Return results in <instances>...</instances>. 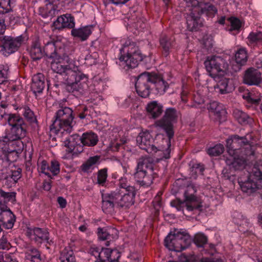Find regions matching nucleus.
<instances>
[{
  "label": "nucleus",
  "instance_id": "1",
  "mask_svg": "<svg viewBox=\"0 0 262 262\" xmlns=\"http://www.w3.org/2000/svg\"><path fill=\"white\" fill-rule=\"evenodd\" d=\"M228 156L226 163L230 169L234 170L243 169L247 161L254 156V150L246 137L238 135L231 136L226 140Z\"/></svg>",
  "mask_w": 262,
  "mask_h": 262
},
{
  "label": "nucleus",
  "instance_id": "2",
  "mask_svg": "<svg viewBox=\"0 0 262 262\" xmlns=\"http://www.w3.org/2000/svg\"><path fill=\"white\" fill-rule=\"evenodd\" d=\"M52 70L63 76L66 81V90L75 96L84 94L88 88V77L73 64H61L53 63Z\"/></svg>",
  "mask_w": 262,
  "mask_h": 262
},
{
  "label": "nucleus",
  "instance_id": "3",
  "mask_svg": "<svg viewBox=\"0 0 262 262\" xmlns=\"http://www.w3.org/2000/svg\"><path fill=\"white\" fill-rule=\"evenodd\" d=\"M168 87L162 76L155 73H142L139 75L135 84L137 94L143 98L147 97L151 91L162 95Z\"/></svg>",
  "mask_w": 262,
  "mask_h": 262
},
{
  "label": "nucleus",
  "instance_id": "4",
  "mask_svg": "<svg viewBox=\"0 0 262 262\" xmlns=\"http://www.w3.org/2000/svg\"><path fill=\"white\" fill-rule=\"evenodd\" d=\"M6 116L10 128L0 129V140L8 143L24 138L27 135V124L24 119L16 114H9Z\"/></svg>",
  "mask_w": 262,
  "mask_h": 262
},
{
  "label": "nucleus",
  "instance_id": "5",
  "mask_svg": "<svg viewBox=\"0 0 262 262\" xmlns=\"http://www.w3.org/2000/svg\"><path fill=\"white\" fill-rule=\"evenodd\" d=\"M154 166V161L150 158L142 157L138 159L133 176L139 185L144 187L151 185L154 179L157 177Z\"/></svg>",
  "mask_w": 262,
  "mask_h": 262
},
{
  "label": "nucleus",
  "instance_id": "6",
  "mask_svg": "<svg viewBox=\"0 0 262 262\" xmlns=\"http://www.w3.org/2000/svg\"><path fill=\"white\" fill-rule=\"evenodd\" d=\"M180 113L173 107L166 109L164 116L161 119L155 122L156 127H159L165 131L168 138L163 140L167 144V149L164 152V157L166 158H170L171 146V140L174 135L173 124L176 123Z\"/></svg>",
  "mask_w": 262,
  "mask_h": 262
},
{
  "label": "nucleus",
  "instance_id": "7",
  "mask_svg": "<svg viewBox=\"0 0 262 262\" xmlns=\"http://www.w3.org/2000/svg\"><path fill=\"white\" fill-rule=\"evenodd\" d=\"M55 120L50 126L51 132L58 134L60 131L71 133L73 128V119L72 110L67 106H60L54 116Z\"/></svg>",
  "mask_w": 262,
  "mask_h": 262
},
{
  "label": "nucleus",
  "instance_id": "8",
  "mask_svg": "<svg viewBox=\"0 0 262 262\" xmlns=\"http://www.w3.org/2000/svg\"><path fill=\"white\" fill-rule=\"evenodd\" d=\"M196 189L193 184L187 185L184 192L185 200L182 201L176 199L171 201L170 205L175 207L178 211H182L185 215V210L187 212L200 210L202 208V202L199 198L195 195Z\"/></svg>",
  "mask_w": 262,
  "mask_h": 262
},
{
  "label": "nucleus",
  "instance_id": "9",
  "mask_svg": "<svg viewBox=\"0 0 262 262\" xmlns=\"http://www.w3.org/2000/svg\"><path fill=\"white\" fill-rule=\"evenodd\" d=\"M120 60L124 61L128 68L137 67L139 62L141 61L144 58L136 43L130 40L125 41L123 47L120 49Z\"/></svg>",
  "mask_w": 262,
  "mask_h": 262
},
{
  "label": "nucleus",
  "instance_id": "10",
  "mask_svg": "<svg viewBox=\"0 0 262 262\" xmlns=\"http://www.w3.org/2000/svg\"><path fill=\"white\" fill-rule=\"evenodd\" d=\"M191 242V238L187 233L174 229L166 237L164 245L169 250L180 252L187 248Z\"/></svg>",
  "mask_w": 262,
  "mask_h": 262
},
{
  "label": "nucleus",
  "instance_id": "11",
  "mask_svg": "<svg viewBox=\"0 0 262 262\" xmlns=\"http://www.w3.org/2000/svg\"><path fill=\"white\" fill-rule=\"evenodd\" d=\"M204 65L209 75L213 78L226 73L229 67L226 59L220 56H208Z\"/></svg>",
  "mask_w": 262,
  "mask_h": 262
},
{
  "label": "nucleus",
  "instance_id": "12",
  "mask_svg": "<svg viewBox=\"0 0 262 262\" xmlns=\"http://www.w3.org/2000/svg\"><path fill=\"white\" fill-rule=\"evenodd\" d=\"M136 141L140 148L145 150L147 152L154 154L159 152V156L162 155L160 158H158V160H162L163 159H167L164 157V152L167 149V144L166 143L165 146L162 145L161 149H158L157 147L152 144L153 139L149 132L140 133L137 136Z\"/></svg>",
  "mask_w": 262,
  "mask_h": 262
},
{
  "label": "nucleus",
  "instance_id": "13",
  "mask_svg": "<svg viewBox=\"0 0 262 262\" xmlns=\"http://www.w3.org/2000/svg\"><path fill=\"white\" fill-rule=\"evenodd\" d=\"M24 41V37L4 35L0 37V48L3 55L8 56L18 50Z\"/></svg>",
  "mask_w": 262,
  "mask_h": 262
},
{
  "label": "nucleus",
  "instance_id": "14",
  "mask_svg": "<svg viewBox=\"0 0 262 262\" xmlns=\"http://www.w3.org/2000/svg\"><path fill=\"white\" fill-rule=\"evenodd\" d=\"M56 42V41L53 40L47 41L45 43V46L43 49L44 56H46L48 58L52 60L51 61L52 69L53 63L65 64L64 61H66L68 62L69 60L68 56H64V57H61L59 55H58L55 47Z\"/></svg>",
  "mask_w": 262,
  "mask_h": 262
},
{
  "label": "nucleus",
  "instance_id": "15",
  "mask_svg": "<svg viewBox=\"0 0 262 262\" xmlns=\"http://www.w3.org/2000/svg\"><path fill=\"white\" fill-rule=\"evenodd\" d=\"M64 145L68 151L73 155H78L83 151L81 137L78 134L69 136L64 141Z\"/></svg>",
  "mask_w": 262,
  "mask_h": 262
},
{
  "label": "nucleus",
  "instance_id": "16",
  "mask_svg": "<svg viewBox=\"0 0 262 262\" xmlns=\"http://www.w3.org/2000/svg\"><path fill=\"white\" fill-rule=\"evenodd\" d=\"M251 174L252 171L247 181L244 182L238 181L242 191L247 195H252L261 187L260 183L262 182V180H258L252 177Z\"/></svg>",
  "mask_w": 262,
  "mask_h": 262
},
{
  "label": "nucleus",
  "instance_id": "17",
  "mask_svg": "<svg viewBox=\"0 0 262 262\" xmlns=\"http://www.w3.org/2000/svg\"><path fill=\"white\" fill-rule=\"evenodd\" d=\"M16 221L15 215L4 204L0 203V222L7 229H12Z\"/></svg>",
  "mask_w": 262,
  "mask_h": 262
},
{
  "label": "nucleus",
  "instance_id": "18",
  "mask_svg": "<svg viewBox=\"0 0 262 262\" xmlns=\"http://www.w3.org/2000/svg\"><path fill=\"white\" fill-rule=\"evenodd\" d=\"M189 10L191 11L186 16V23L187 29L190 31H196L203 25L202 20L200 17V13L194 12V7Z\"/></svg>",
  "mask_w": 262,
  "mask_h": 262
},
{
  "label": "nucleus",
  "instance_id": "19",
  "mask_svg": "<svg viewBox=\"0 0 262 262\" xmlns=\"http://www.w3.org/2000/svg\"><path fill=\"white\" fill-rule=\"evenodd\" d=\"M129 190L119 192V206L128 208L135 203L136 188L129 187Z\"/></svg>",
  "mask_w": 262,
  "mask_h": 262
},
{
  "label": "nucleus",
  "instance_id": "20",
  "mask_svg": "<svg viewBox=\"0 0 262 262\" xmlns=\"http://www.w3.org/2000/svg\"><path fill=\"white\" fill-rule=\"evenodd\" d=\"M110 249L92 246L89 250V253L93 256L95 261L108 262Z\"/></svg>",
  "mask_w": 262,
  "mask_h": 262
},
{
  "label": "nucleus",
  "instance_id": "21",
  "mask_svg": "<svg viewBox=\"0 0 262 262\" xmlns=\"http://www.w3.org/2000/svg\"><path fill=\"white\" fill-rule=\"evenodd\" d=\"M262 81L261 72L257 69L251 68L247 70L244 77V82L249 85H258Z\"/></svg>",
  "mask_w": 262,
  "mask_h": 262
},
{
  "label": "nucleus",
  "instance_id": "22",
  "mask_svg": "<svg viewBox=\"0 0 262 262\" xmlns=\"http://www.w3.org/2000/svg\"><path fill=\"white\" fill-rule=\"evenodd\" d=\"M74 18L70 14H66L58 16L53 23L55 29L60 30L63 28H73L75 27Z\"/></svg>",
  "mask_w": 262,
  "mask_h": 262
},
{
  "label": "nucleus",
  "instance_id": "23",
  "mask_svg": "<svg viewBox=\"0 0 262 262\" xmlns=\"http://www.w3.org/2000/svg\"><path fill=\"white\" fill-rule=\"evenodd\" d=\"M194 12L198 13L205 14L206 16L213 17L217 12V8L210 3H201L198 5L194 7Z\"/></svg>",
  "mask_w": 262,
  "mask_h": 262
},
{
  "label": "nucleus",
  "instance_id": "24",
  "mask_svg": "<svg viewBox=\"0 0 262 262\" xmlns=\"http://www.w3.org/2000/svg\"><path fill=\"white\" fill-rule=\"evenodd\" d=\"M235 60L236 64H233L231 68L233 71L236 72L241 70L242 66L246 64L248 60L247 52L245 49L241 48L236 52Z\"/></svg>",
  "mask_w": 262,
  "mask_h": 262
},
{
  "label": "nucleus",
  "instance_id": "25",
  "mask_svg": "<svg viewBox=\"0 0 262 262\" xmlns=\"http://www.w3.org/2000/svg\"><path fill=\"white\" fill-rule=\"evenodd\" d=\"M45 87V77L41 73L33 76L32 79L31 89L33 93L36 95L42 93Z\"/></svg>",
  "mask_w": 262,
  "mask_h": 262
},
{
  "label": "nucleus",
  "instance_id": "26",
  "mask_svg": "<svg viewBox=\"0 0 262 262\" xmlns=\"http://www.w3.org/2000/svg\"><path fill=\"white\" fill-rule=\"evenodd\" d=\"M30 234L31 238L38 244L49 239V233L46 229L34 228L30 230Z\"/></svg>",
  "mask_w": 262,
  "mask_h": 262
},
{
  "label": "nucleus",
  "instance_id": "27",
  "mask_svg": "<svg viewBox=\"0 0 262 262\" xmlns=\"http://www.w3.org/2000/svg\"><path fill=\"white\" fill-rule=\"evenodd\" d=\"M146 111L150 118L156 119L159 117L163 112V106L156 101H153L148 103Z\"/></svg>",
  "mask_w": 262,
  "mask_h": 262
},
{
  "label": "nucleus",
  "instance_id": "28",
  "mask_svg": "<svg viewBox=\"0 0 262 262\" xmlns=\"http://www.w3.org/2000/svg\"><path fill=\"white\" fill-rule=\"evenodd\" d=\"M230 79L227 78H222L214 86V90L216 92L221 94H225L231 92L233 90V87L230 83Z\"/></svg>",
  "mask_w": 262,
  "mask_h": 262
},
{
  "label": "nucleus",
  "instance_id": "29",
  "mask_svg": "<svg viewBox=\"0 0 262 262\" xmlns=\"http://www.w3.org/2000/svg\"><path fill=\"white\" fill-rule=\"evenodd\" d=\"M43 53L40 43L38 40L33 41L29 50L31 58L33 60H39L44 56Z\"/></svg>",
  "mask_w": 262,
  "mask_h": 262
},
{
  "label": "nucleus",
  "instance_id": "30",
  "mask_svg": "<svg viewBox=\"0 0 262 262\" xmlns=\"http://www.w3.org/2000/svg\"><path fill=\"white\" fill-rule=\"evenodd\" d=\"M92 27L85 26L78 29H74L71 30V34L75 37L80 39L82 41L87 39L92 33Z\"/></svg>",
  "mask_w": 262,
  "mask_h": 262
},
{
  "label": "nucleus",
  "instance_id": "31",
  "mask_svg": "<svg viewBox=\"0 0 262 262\" xmlns=\"http://www.w3.org/2000/svg\"><path fill=\"white\" fill-rule=\"evenodd\" d=\"M247 43L249 46L254 48L259 44H262V32H251L247 38Z\"/></svg>",
  "mask_w": 262,
  "mask_h": 262
},
{
  "label": "nucleus",
  "instance_id": "32",
  "mask_svg": "<svg viewBox=\"0 0 262 262\" xmlns=\"http://www.w3.org/2000/svg\"><path fill=\"white\" fill-rule=\"evenodd\" d=\"M23 115L27 121L34 128L38 126V122L34 112L27 106L20 108Z\"/></svg>",
  "mask_w": 262,
  "mask_h": 262
},
{
  "label": "nucleus",
  "instance_id": "33",
  "mask_svg": "<svg viewBox=\"0 0 262 262\" xmlns=\"http://www.w3.org/2000/svg\"><path fill=\"white\" fill-rule=\"evenodd\" d=\"M81 137L83 146H94L98 141V136L93 133H85Z\"/></svg>",
  "mask_w": 262,
  "mask_h": 262
},
{
  "label": "nucleus",
  "instance_id": "34",
  "mask_svg": "<svg viewBox=\"0 0 262 262\" xmlns=\"http://www.w3.org/2000/svg\"><path fill=\"white\" fill-rule=\"evenodd\" d=\"M26 257L32 262H40L41 257L39 251L35 247L30 246L27 248Z\"/></svg>",
  "mask_w": 262,
  "mask_h": 262
},
{
  "label": "nucleus",
  "instance_id": "35",
  "mask_svg": "<svg viewBox=\"0 0 262 262\" xmlns=\"http://www.w3.org/2000/svg\"><path fill=\"white\" fill-rule=\"evenodd\" d=\"M59 259L61 262H76L75 255L70 247H66L61 252Z\"/></svg>",
  "mask_w": 262,
  "mask_h": 262
},
{
  "label": "nucleus",
  "instance_id": "36",
  "mask_svg": "<svg viewBox=\"0 0 262 262\" xmlns=\"http://www.w3.org/2000/svg\"><path fill=\"white\" fill-rule=\"evenodd\" d=\"M160 42L163 49V54L166 57L169 54L170 49L173 46V40L166 36H163L161 38Z\"/></svg>",
  "mask_w": 262,
  "mask_h": 262
},
{
  "label": "nucleus",
  "instance_id": "37",
  "mask_svg": "<svg viewBox=\"0 0 262 262\" xmlns=\"http://www.w3.org/2000/svg\"><path fill=\"white\" fill-rule=\"evenodd\" d=\"M100 156H95L90 157L87 161L82 164L81 166V170L84 172H88L91 169L93 168V166L99 163Z\"/></svg>",
  "mask_w": 262,
  "mask_h": 262
},
{
  "label": "nucleus",
  "instance_id": "38",
  "mask_svg": "<svg viewBox=\"0 0 262 262\" xmlns=\"http://www.w3.org/2000/svg\"><path fill=\"white\" fill-rule=\"evenodd\" d=\"M233 114L234 118L241 124H247L252 121V119L247 114L241 110H234Z\"/></svg>",
  "mask_w": 262,
  "mask_h": 262
},
{
  "label": "nucleus",
  "instance_id": "39",
  "mask_svg": "<svg viewBox=\"0 0 262 262\" xmlns=\"http://www.w3.org/2000/svg\"><path fill=\"white\" fill-rule=\"evenodd\" d=\"M14 0H1L0 2V15H3L13 11Z\"/></svg>",
  "mask_w": 262,
  "mask_h": 262
},
{
  "label": "nucleus",
  "instance_id": "40",
  "mask_svg": "<svg viewBox=\"0 0 262 262\" xmlns=\"http://www.w3.org/2000/svg\"><path fill=\"white\" fill-rule=\"evenodd\" d=\"M16 192H6L0 189V203H2V199L5 202H11L14 203L16 201Z\"/></svg>",
  "mask_w": 262,
  "mask_h": 262
},
{
  "label": "nucleus",
  "instance_id": "41",
  "mask_svg": "<svg viewBox=\"0 0 262 262\" xmlns=\"http://www.w3.org/2000/svg\"><path fill=\"white\" fill-rule=\"evenodd\" d=\"M118 188L115 190L119 192L123 191H126L129 190V187L132 188H135L134 186H132L129 184V183L127 179L125 177H121L119 180L118 183Z\"/></svg>",
  "mask_w": 262,
  "mask_h": 262
},
{
  "label": "nucleus",
  "instance_id": "42",
  "mask_svg": "<svg viewBox=\"0 0 262 262\" xmlns=\"http://www.w3.org/2000/svg\"><path fill=\"white\" fill-rule=\"evenodd\" d=\"M115 205L102 194V209L103 212L108 213L113 211Z\"/></svg>",
  "mask_w": 262,
  "mask_h": 262
},
{
  "label": "nucleus",
  "instance_id": "43",
  "mask_svg": "<svg viewBox=\"0 0 262 262\" xmlns=\"http://www.w3.org/2000/svg\"><path fill=\"white\" fill-rule=\"evenodd\" d=\"M107 178V168H104L98 170L97 172V184L104 186Z\"/></svg>",
  "mask_w": 262,
  "mask_h": 262
},
{
  "label": "nucleus",
  "instance_id": "44",
  "mask_svg": "<svg viewBox=\"0 0 262 262\" xmlns=\"http://www.w3.org/2000/svg\"><path fill=\"white\" fill-rule=\"evenodd\" d=\"M224 150V146L221 144H219L213 147L209 148L207 150V153L211 156H218L222 154Z\"/></svg>",
  "mask_w": 262,
  "mask_h": 262
},
{
  "label": "nucleus",
  "instance_id": "45",
  "mask_svg": "<svg viewBox=\"0 0 262 262\" xmlns=\"http://www.w3.org/2000/svg\"><path fill=\"white\" fill-rule=\"evenodd\" d=\"M105 198L110 200L113 204L119 206V191L115 190L109 193L102 194Z\"/></svg>",
  "mask_w": 262,
  "mask_h": 262
},
{
  "label": "nucleus",
  "instance_id": "46",
  "mask_svg": "<svg viewBox=\"0 0 262 262\" xmlns=\"http://www.w3.org/2000/svg\"><path fill=\"white\" fill-rule=\"evenodd\" d=\"M251 177L258 180H262V164L254 165L252 169Z\"/></svg>",
  "mask_w": 262,
  "mask_h": 262
},
{
  "label": "nucleus",
  "instance_id": "47",
  "mask_svg": "<svg viewBox=\"0 0 262 262\" xmlns=\"http://www.w3.org/2000/svg\"><path fill=\"white\" fill-rule=\"evenodd\" d=\"M98 237L102 241L107 239L111 240V239L113 238L110 231L101 228L98 229Z\"/></svg>",
  "mask_w": 262,
  "mask_h": 262
},
{
  "label": "nucleus",
  "instance_id": "48",
  "mask_svg": "<svg viewBox=\"0 0 262 262\" xmlns=\"http://www.w3.org/2000/svg\"><path fill=\"white\" fill-rule=\"evenodd\" d=\"M9 68L7 65L0 64V84L6 80L8 76Z\"/></svg>",
  "mask_w": 262,
  "mask_h": 262
},
{
  "label": "nucleus",
  "instance_id": "49",
  "mask_svg": "<svg viewBox=\"0 0 262 262\" xmlns=\"http://www.w3.org/2000/svg\"><path fill=\"white\" fill-rule=\"evenodd\" d=\"M51 172L53 176L57 175L60 172V164L55 160H52L51 165L49 166V173Z\"/></svg>",
  "mask_w": 262,
  "mask_h": 262
},
{
  "label": "nucleus",
  "instance_id": "50",
  "mask_svg": "<svg viewBox=\"0 0 262 262\" xmlns=\"http://www.w3.org/2000/svg\"><path fill=\"white\" fill-rule=\"evenodd\" d=\"M207 242V237L203 234H196L194 237V242L199 247H203Z\"/></svg>",
  "mask_w": 262,
  "mask_h": 262
},
{
  "label": "nucleus",
  "instance_id": "51",
  "mask_svg": "<svg viewBox=\"0 0 262 262\" xmlns=\"http://www.w3.org/2000/svg\"><path fill=\"white\" fill-rule=\"evenodd\" d=\"M110 254L108 255V262H115L118 261L121 256L120 252L116 249H110Z\"/></svg>",
  "mask_w": 262,
  "mask_h": 262
},
{
  "label": "nucleus",
  "instance_id": "52",
  "mask_svg": "<svg viewBox=\"0 0 262 262\" xmlns=\"http://www.w3.org/2000/svg\"><path fill=\"white\" fill-rule=\"evenodd\" d=\"M230 19L231 27L229 29V31L239 30L242 26L240 20L237 18H231Z\"/></svg>",
  "mask_w": 262,
  "mask_h": 262
},
{
  "label": "nucleus",
  "instance_id": "53",
  "mask_svg": "<svg viewBox=\"0 0 262 262\" xmlns=\"http://www.w3.org/2000/svg\"><path fill=\"white\" fill-rule=\"evenodd\" d=\"M38 169L40 172L45 173L50 177H51V176L49 175V165L48 164L47 161L45 160L42 161L39 165H38Z\"/></svg>",
  "mask_w": 262,
  "mask_h": 262
},
{
  "label": "nucleus",
  "instance_id": "54",
  "mask_svg": "<svg viewBox=\"0 0 262 262\" xmlns=\"http://www.w3.org/2000/svg\"><path fill=\"white\" fill-rule=\"evenodd\" d=\"M213 113L219 119H221L225 116L226 112L224 106L222 105V106H219L218 109Z\"/></svg>",
  "mask_w": 262,
  "mask_h": 262
},
{
  "label": "nucleus",
  "instance_id": "55",
  "mask_svg": "<svg viewBox=\"0 0 262 262\" xmlns=\"http://www.w3.org/2000/svg\"><path fill=\"white\" fill-rule=\"evenodd\" d=\"M242 97L244 99L251 103H257L259 101V99H255L252 98V94L250 93L248 90L245 92L242 95Z\"/></svg>",
  "mask_w": 262,
  "mask_h": 262
},
{
  "label": "nucleus",
  "instance_id": "56",
  "mask_svg": "<svg viewBox=\"0 0 262 262\" xmlns=\"http://www.w3.org/2000/svg\"><path fill=\"white\" fill-rule=\"evenodd\" d=\"M10 247V244L5 235H3L0 239V249H9Z\"/></svg>",
  "mask_w": 262,
  "mask_h": 262
},
{
  "label": "nucleus",
  "instance_id": "57",
  "mask_svg": "<svg viewBox=\"0 0 262 262\" xmlns=\"http://www.w3.org/2000/svg\"><path fill=\"white\" fill-rule=\"evenodd\" d=\"M21 170L20 168H18L16 170L12 171L11 177L15 182H16L20 178L21 176Z\"/></svg>",
  "mask_w": 262,
  "mask_h": 262
},
{
  "label": "nucleus",
  "instance_id": "58",
  "mask_svg": "<svg viewBox=\"0 0 262 262\" xmlns=\"http://www.w3.org/2000/svg\"><path fill=\"white\" fill-rule=\"evenodd\" d=\"M193 101L195 103L201 104L204 102V98L202 96H201L200 94L196 93L194 95Z\"/></svg>",
  "mask_w": 262,
  "mask_h": 262
},
{
  "label": "nucleus",
  "instance_id": "59",
  "mask_svg": "<svg viewBox=\"0 0 262 262\" xmlns=\"http://www.w3.org/2000/svg\"><path fill=\"white\" fill-rule=\"evenodd\" d=\"M57 202L61 208H64L67 205L66 200L62 196H59L57 198Z\"/></svg>",
  "mask_w": 262,
  "mask_h": 262
},
{
  "label": "nucleus",
  "instance_id": "60",
  "mask_svg": "<svg viewBox=\"0 0 262 262\" xmlns=\"http://www.w3.org/2000/svg\"><path fill=\"white\" fill-rule=\"evenodd\" d=\"M6 29V26L5 24V19L0 18V35L4 34Z\"/></svg>",
  "mask_w": 262,
  "mask_h": 262
},
{
  "label": "nucleus",
  "instance_id": "61",
  "mask_svg": "<svg viewBox=\"0 0 262 262\" xmlns=\"http://www.w3.org/2000/svg\"><path fill=\"white\" fill-rule=\"evenodd\" d=\"M219 102L215 101L211 102L208 107V110L212 112L213 110L215 109V107H217V106H219Z\"/></svg>",
  "mask_w": 262,
  "mask_h": 262
},
{
  "label": "nucleus",
  "instance_id": "62",
  "mask_svg": "<svg viewBox=\"0 0 262 262\" xmlns=\"http://www.w3.org/2000/svg\"><path fill=\"white\" fill-rule=\"evenodd\" d=\"M4 261L5 262H18L15 259L13 258L11 255L6 253V257L4 258Z\"/></svg>",
  "mask_w": 262,
  "mask_h": 262
},
{
  "label": "nucleus",
  "instance_id": "63",
  "mask_svg": "<svg viewBox=\"0 0 262 262\" xmlns=\"http://www.w3.org/2000/svg\"><path fill=\"white\" fill-rule=\"evenodd\" d=\"M194 168L196 169V172H199L201 174L203 173L204 170V168L200 164L195 165V166H194Z\"/></svg>",
  "mask_w": 262,
  "mask_h": 262
},
{
  "label": "nucleus",
  "instance_id": "64",
  "mask_svg": "<svg viewBox=\"0 0 262 262\" xmlns=\"http://www.w3.org/2000/svg\"><path fill=\"white\" fill-rule=\"evenodd\" d=\"M202 262H223L221 259L220 258H205L203 259Z\"/></svg>",
  "mask_w": 262,
  "mask_h": 262
}]
</instances>
